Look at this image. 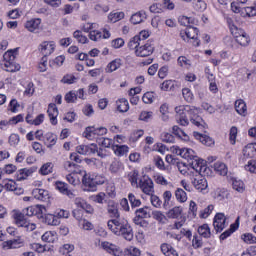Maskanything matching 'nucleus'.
I'll return each instance as SVG.
<instances>
[{
  "mask_svg": "<svg viewBox=\"0 0 256 256\" xmlns=\"http://www.w3.org/2000/svg\"><path fill=\"white\" fill-rule=\"evenodd\" d=\"M107 211L108 215L112 217L107 223L108 229L126 241H133V228L127 220L119 218V209L115 205H108Z\"/></svg>",
  "mask_w": 256,
  "mask_h": 256,
  "instance_id": "obj_1",
  "label": "nucleus"
},
{
  "mask_svg": "<svg viewBox=\"0 0 256 256\" xmlns=\"http://www.w3.org/2000/svg\"><path fill=\"white\" fill-rule=\"evenodd\" d=\"M176 121L182 127H187L189 125V119L193 125L203 129L205 126V121L201 116H198L199 109L191 105H181L175 107Z\"/></svg>",
  "mask_w": 256,
  "mask_h": 256,
  "instance_id": "obj_2",
  "label": "nucleus"
},
{
  "mask_svg": "<svg viewBox=\"0 0 256 256\" xmlns=\"http://www.w3.org/2000/svg\"><path fill=\"white\" fill-rule=\"evenodd\" d=\"M173 153L182 157V159H186L189 162V165L192 167L196 173H203V171L207 170V165L205 162L201 160L193 149L189 148H181L179 146L172 147Z\"/></svg>",
  "mask_w": 256,
  "mask_h": 256,
  "instance_id": "obj_3",
  "label": "nucleus"
},
{
  "mask_svg": "<svg viewBox=\"0 0 256 256\" xmlns=\"http://www.w3.org/2000/svg\"><path fill=\"white\" fill-rule=\"evenodd\" d=\"M227 23L229 25L230 32L233 35L236 43H238V45H241V47H247V45L251 43V37H249V34H247L245 30L233 24V20L228 19Z\"/></svg>",
  "mask_w": 256,
  "mask_h": 256,
  "instance_id": "obj_4",
  "label": "nucleus"
},
{
  "mask_svg": "<svg viewBox=\"0 0 256 256\" xmlns=\"http://www.w3.org/2000/svg\"><path fill=\"white\" fill-rule=\"evenodd\" d=\"M15 59H17V49L8 50L4 53L1 65L8 73H15L21 69V65L15 62Z\"/></svg>",
  "mask_w": 256,
  "mask_h": 256,
  "instance_id": "obj_5",
  "label": "nucleus"
},
{
  "mask_svg": "<svg viewBox=\"0 0 256 256\" xmlns=\"http://www.w3.org/2000/svg\"><path fill=\"white\" fill-rule=\"evenodd\" d=\"M136 187H139L145 195H153V193H155V184L153 183V179L149 178V176H143Z\"/></svg>",
  "mask_w": 256,
  "mask_h": 256,
  "instance_id": "obj_6",
  "label": "nucleus"
},
{
  "mask_svg": "<svg viewBox=\"0 0 256 256\" xmlns=\"http://www.w3.org/2000/svg\"><path fill=\"white\" fill-rule=\"evenodd\" d=\"M199 35V29L196 27H188L185 30L180 31V37L183 41H189L192 39L194 41V47H199V42L197 37Z\"/></svg>",
  "mask_w": 256,
  "mask_h": 256,
  "instance_id": "obj_7",
  "label": "nucleus"
},
{
  "mask_svg": "<svg viewBox=\"0 0 256 256\" xmlns=\"http://www.w3.org/2000/svg\"><path fill=\"white\" fill-rule=\"evenodd\" d=\"M153 51H155V45L153 44V41L148 40L145 44L142 42L135 53L137 57H149L150 55H153Z\"/></svg>",
  "mask_w": 256,
  "mask_h": 256,
  "instance_id": "obj_8",
  "label": "nucleus"
},
{
  "mask_svg": "<svg viewBox=\"0 0 256 256\" xmlns=\"http://www.w3.org/2000/svg\"><path fill=\"white\" fill-rule=\"evenodd\" d=\"M206 171H207V168L206 170H203L201 173L197 172L198 175H196L192 180V185L195 187V189H197V191H205V189L209 187V184H207V179L203 177Z\"/></svg>",
  "mask_w": 256,
  "mask_h": 256,
  "instance_id": "obj_9",
  "label": "nucleus"
},
{
  "mask_svg": "<svg viewBox=\"0 0 256 256\" xmlns=\"http://www.w3.org/2000/svg\"><path fill=\"white\" fill-rule=\"evenodd\" d=\"M103 135H107V128L105 127H87L84 132V137L89 141H93V139H95V136L102 137Z\"/></svg>",
  "mask_w": 256,
  "mask_h": 256,
  "instance_id": "obj_10",
  "label": "nucleus"
},
{
  "mask_svg": "<svg viewBox=\"0 0 256 256\" xmlns=\"http://www.w3.org/2000/svg\"><path fill=\"white\" fill-rule=\"evenodd\" d=\"M229 225V221H227V216L224 213H217L214 217L213 226L216 233H221L225 227Z\"/></svg>",
  "mask_w": 256,
  "mask_h": 256,
  "instance_id": "obj_11",
  "label": "nucleus"
},
{
  "mask_svg": "<svg viewBox=\"0 0 256 256\" xmlns=\"http://www.w3.org/2000/svg\"><path fill=\"white\" fill-rule=\"evenodd\" d=\"M21 247H25V240L21 236L2 243V249H4V251H9V249H21Z\"/></svg>",
  "mask_w": 256,
  "mask_h": 256,
  "instance_id": "obj_12",
  "label": "nucleus"
},
{
  "mask_svg": "<svg viewBox=\"0 0 256 256\" xmlns=\"http://www.w3.org/2000/svg\"><path fill=\"white\" fill-rule=\"evenodd\" d=\"M101 247L103 250L106 251V253H109V255H114V256L123 255V250H121V247L111 242H108V241L101 242Z\"/></svg>",
  "mask_w": 256,
  "mask_h": 256,
  "instance_id": "obj_13",
  "label": "nucleus"
},
{
  "mask_svg": "<svg viewBox=\"0 0 256 256\" xmlns=\"http://www.w3.org/2000/svg\"><path fill=\"white\" fill-rule=\"evenodd\" d=\"M39 51L43 57H49L55 51V43L53 41H44L39 45Z\"/></svg>",
  "mask_w": 256,
  "mask_h": 256,
  "instance_id": "obj_14",
  "label": "nucleus"
},
{
  "mask_svg": "<svg viewBox=\"0 0 256 256\" xmlns=\"http://www.w3.org/2000/svg\"><path fill=\"white\" fill-rule=\"evenodd\" d=\"M55 188L57 191L62 193V195H67L69 199H75V193H73L71 190H69V185L65 182L57 181L55 183Z\"/></svg>",
  "mask_w": 256,
  "mask_h": 256,
  "instance_id": "obj_15",
  "label": "nucleus"
},
{
  "mask_svg": "<svg viewBox=\"0 0 256 256\" xmlns=\"http://www.w3.org/2000/svg\"><path fill=\"white\" fill-rule=\"evenodd\" d=\"M95 151H97V144L79 145L76 147V152L79 155H94Z\"/></svg>",
  "mask_w": 256,
  "mask_h": 256,
  "instance_id": "obj_16",
  "label": "nucleus"
},
{
  "mask_svg": "<svg viewBox=\"0 0 256 256\" xmlns=\"http://www.w3.org/2000/svg\"><path fill=\"white\" fill-rule=\"evenodd\" d=\"M193 136L195 139H197V141H200V143L206 147H212V145H215V140H213L211 136L201 134L199 132H193Z\"/></svg>",
  "mask_w": 256,
  "mask_h": 256,
  "instance_id": "obj_17",
  "label": "nucleus"
},
{
  "mask_svg": "<svg viewBox=\"0 0 256 256\" xmlns=\"http://www.w3.org/2000/svg\"><path fill=\"white\" fill-rule=\"evenodd\" d=\"M51 125H57V117L59 116V109L55 103H50L47 110Z\"/></svg>",
  "mask_w": 256,
  "mask_h": 256,
  "instance_id": "obj_18",
  "label": "nucleus"
},
{
  "mask_svg": "<svg viewBox=\"0 0 256 256\" xmlns=\"http://www.w3.org/2000/svg\"><path fill=\"white\" fill-rule=\"evenodd\" d=\"M82 185L85 191H95V182L93 179V175L84 174L82 178Z\"/></svg>",
  "mask_w": 256,
  "mask_h": 256,
  "instance_id": "obj_19",
  "label": "nucleus"
},
{
  "mask_svg": "<svg viewBox=\"0 0 256 256\" xmlns=\"http://www.w3.org/2000/svg\"><path fill=\"white\" fill-rule=\"evenodd\" d=\"M32 197L38 201H47L50 196L48 190L36 188L32 191Z\"/></svg>",
  "mask_w": 256,
  "mask_h": 256,
  "instance_id": "obj_20",
  "label": "nucleus"
},
{
  "mask_svg": "<svg viewBox=\"0 0 256 256\" xmlns=\"http://www.w3.org/2000/svg\"><path fill=\"white\" fill-rule=\"evenodd\" d=\"M242 153L246 159H253V157H256V143L246 145Z\"/></svg>",
  "mask_w": 256,
  "mask_h": 256,
  "instance_id": "obj_21",
  "label": "nucleus"
},
{
  "mask_svg": "<svg viewBox=\"0 0 256 256\" xmlns=\"http://www.w3.org/2000/svg\"><path fill=\"white\" fill-rule=\"evenodd\" d=\"M43 143L48 149H51V147L57 144V135L51 132L46 133L43 138Z\"/></svg>",
  "mask_w": 256,
  "mask_h": 256,
  "instance_id": "obj_22",
  "label": "nucleus"
},
{
  "mask_svg": "<svg viewBox=\"0 0 256 256\" xmlns=\"http://www.w3.org/2000/svg\"><path fill=\"white\" fill-rule=\"evenodd\" d=\"M160 249L165 256H179V253L173 246H171V244L163 243L161 244Z\"/></svg>",
  "mask_w": 256,
  "mask_h": 256,
  "instance_id": "obj_23",
  "label": "nucleus"
},
{
  "mask_svg": "<svg viewBox=\"0 0 256 256\" xmlns=\"http://www.w3.org/2000/svg\"><path fill=\"white\" fill-rule=\"evenodd\" d=\"M235 110L238 115H242V117H245L247 115V104H245V101L243 99H239L235 101Z\"/></svg>",
  "mask_w": 256,
  "mask_h": 256,
  "instance_id": "obj_24",
  "label": "nucleus"
},
{
  "mask_svg": "<svg viewBox=\"0 0 256 256\" xmlns=\"http://www.w3.org/2000/svg\"><path fill=\"white\" fill-rule=\"evenodd\" d=\"M145 19H147V13H145V11H140L133 14L130 18V21L133 23V25H139V23H143Z\"/></svg>",
  "mask_w": 256,
  "mask_h": 256,
  "instance_id": "obj_25",
  "label": "nucleus"
},
{
  "mask_svg": "<svg viewBox=\"0 0 256 256\" xmlns=\"http://www.w3.org/2000/svg\"><path fill=\"white\" fill-rule=\"evenodd\" d=\"M182 214L183 208L181 206H175L166 213L168 219H179Z\"/></svg>",
  "mask_w": 256,
  "mask_h": 256,
  "instance_id": "obj_26",
  "label": "nucleus"
},
{
  "mask_svg": "<svg viewBox=\"0 0 256 256\" xmlns=\"http://www.w3.org/2000/svg\"><path fill=\"white\" fill-rule=\"evenodd\" d=\"M39 25H41V19L36 18V19H32L30 21H27L25 24V27L31 33H35V31H37V29H39Z\"/></svg>",
  "mask_w": 256,
  "mask_h": 256,
  "instance_id": "obj_27",
  "label": "nucleus"
},
{
  "mask_svg": "<svg viewBox=\"0 0 256 256\" xmlns=\"http://www.w3.org/2000/svg\"><path fill=\"white\" fill-rule=\"evenodd\" d=\"M122 65V61L120 58H116L112 60L108 65L106 66V73H113L114 71H117Z\"/></svg>",
  "mask_w": 256,
  "mask_h": 256,
  "instance_id": "obj_28",
  "label": "nucleus"
},
{
  "mask_svg": "<svg viewBox=\"0 0 256 256\" xmlns=\"http://www.w3.org/2000/svg\"><path fill=\"white\" fill-rule=\"evenodd\" d=\"M117 110L120 113H127L129 111V101L125 98H121L116 101Z\"/></svg>",
  "mask_w": 256,
  "mask_h": 256,
  "instance_id": "obj_29",
  "label": "nucleus"
},
{
  "mask_svg": "<svg viewBox=\"0 0 256 256\" xmlns=\"http://www.w3.org/2000/svg\"><path fill=\"white\" fill-rule=\"evenodd\" d=\"M13 219H14V223H15V225H17V227H22L25 224V222L27 221L23 212H15L13 214Z\"/></svg>",
  "mask_w": 256,
  "mask_h": 256,
  "instance_id": "obj_30",
  "label": "nucleus"
},
{
  "mask_svg": "<svg viewBox=\"0 0 256 256\" xmlns=\"http://www.w3.org/2000/svg\"><path fill=\"white\" fill-rule=\"evenodd\" d=\"M112 149L118 157H123V155L129 153V146L127 145H114Z\"/></svg>",
  "mask_w": 256,
  "mask_h": 256,
  "instance_id": "obj_31",
  "label": "nucleus"
},
{
  "mask_svg": "<svg viewBox=\"0 0 256 256\" xmlns=\"http://www.w3.org/2000/svg\"><path fill=\"white\" fill-rule=\"evenodd\" d=\"M44 223H46V225L57 226L61 222L55 214H46L44 216Z\"/></svg>",
  "mask_w": 256,
  "mask_h": 256,
  "instance_id": "obj_32",
  "label": "nucleus"
},
{
  "mask_svg": "<svg viewBox=\"0 0 256 256\" xmlns=\"http://www.w3.org/2000/svg\"><path fill=\"white\" fill-rule=\"evenodd\" d=\"M214 171H216L218 175H222L223 177H225L228 172L227 165H225V163L223 162H216L214 164Z\"/></svg>",
  "mask_w": 256,
  "mask_h": 256,
  "instance_id": "obj_33",
  "label": "nucleus"
},
{
  "mask_svg": "<svg viewBox=\"0 0 256 256\" xmlns=\"http://www.w3.org/2000/svg\"><path fill=\"white\" fill-rule=\"evenodd\" d=\"M198 233L204 239H209L211 237V229L209 228L208 224H203L202 226L198 227Z\"/></svg>",
  "mask_w": 256,
  "mask_h": 256,
  "instance_id": "obj_34",
  "label": "nucleus"
},
{
  "mask_svg": "<svg viewBox=\"0 0 256 256\" xmlns=\"http://www.w3.org/2000/svg\"><path fill=\"white\" fill-rule=\"evenodd\" d=\"M135 215L142 217V219H149V217H151V209L147 206L139 208L135 211Z\"/></svg>",
  "mask_w": 256,
  "mask_h": 256,
  "instance_id": "obj_35",
  "label": "nucleus"
},
{
  "mask_svg": "<svg viewBox=\"0 0 256 256\" xmlns=\"http://www.w3.org/2000/svg\"><path fill=\"white\" fill-rule=\"evenodd\" d=\"M41 239L44 241V243H55V241H57V235L55 232L48 231L42 235Z\"/></svg>",
  "mask_w": 256,
  "mask_h": 256,
  "instance_id": "obj_36",
  "label": "nucleus"
},
{
  "mask_svg": "<svg viewBox=\"0 0 256 256\" xmlns=\"http://www.w3.org/2000/svg\"><path fill=\"white\" fill-rule=\"evenodd\" d=\"M175 197L178 203H185L187 201V192L182 188H177L175 191Z\"/></svg>",
  "mask_w": 256,
  "mask_h": 256,
  "instance_id": "obj_37",
  "label": "nucleus"
},
{
  "mask_svg": "<svg viewBox=\"0 0 256 256\" xmlns=\"http://www.w3.org/2000/svg\"><path fill=\"white\" fill-rule=\"evenodd\" d=\"M236 229H239V225L231 224L230 228L220 235V241H225V239H227V237H231V235H233V233H235Z\"/></svg>",
  "mask_w": 256,
  "mask_h": 256,
  "instance_id": "obj_38",
  "label": "nucleus"
},
{
  "mask_svg": "<svg viewBox=\"0 0 256 256\" xmlns=\"http://www.w3.org/2000/svg\"><path fill=\"white\" fill-rule=\"evenodd\" d=\"M108 19L111 23H117V21H121V19H125L124 12H111L108 15Z\"/></svg>",
  "mask_w": 256,
  "mask_h": 256,
  "instance_id": "obj_39",
  "label": "nucleus"
},
{
  "mask_svg": "<svg viewBox=\"0 0 256 256\" xmlns=\"http://www.w3.org/2000/svg\"><path fill=\"white\" fill-rule=\"evenodd\" d=\"M139 172L134 170L128 174V181H130L132 187H139Z\"/></svg>",
  "mask_w": 256,
  "mask_h": 256,
  "instance_id": "obj_40",
  "label": "nucleus"
},
{
  "mask_svg": "<svg viewBox=\"0 0 256 256\" xmlns=\"http://www.w3.org/2000/svg\"><path fill=\"white\" fill-rule=\"evenodd\" d=\"M193 9H195V11H198L199 13H203V11L207 9V3H205V0H194Z\"/></svg>",
  "mask_w": 256,
  "mask_h": 256,
  "instance_id": "obj_41",
  "label": "nucleus"
},
{
  "mask_svg": "<svg viewBox=\"0 0 256 256\" xmlns=\"http://www.w3.org/2000/svg\"><path fill=\"white\" fill-rule=\"evenodd\" d=\"M128 201H129L132 209L141 207V200L139 198H137V196H135V194H133V193L128 194Z\"/></svg>",
  "mask_w": 256,
  "mask_h": 256,
  "instance_id": "obj_42",
  "label": "nucleus"
},
{
  "mask_svg": "<svg viewBox=\"0 0 256 256\" xmlns=\"http://www.w3.org/2000/svg\"><path fill=\"white\" fill-rule=\"evenodd\" d=\"M50 173H53V163L47 162L42 165V167L39 170L40 175H49Z\"/></svg>",
  "mask_w": 256,
  "mask_h": 256,
  "instance_id": "obj_43",
  "label": "nucleus"
},
{
  "mask_svg": "<svg viewBox=\"0 0 256 256\" xmlns=\"http://www.w3.org/2000/svg\"><path fill=\"white\" fill-rule=\"evenodd\" d=\"M123 169V163L119 160H114L110 164L109 171L112 173H119Z\"/></svg>",
  "mask_w": 256,
  "mask_h": 256,
  "instance_id": "obj_44",
  "label": "nucleus"
},
{
  "mask_svg": "<svg viewBox=\"0 0 256 256\" xmlns=\"http://www.w3.org/2000/svg\"><path fill=\"white\" fill-rule=\"evenodd\" d=\"M162 198H163V207L167 209V207L171 205V199L173 198V194L171 193V191L166 190L163 193Z\"/></svg>",
  "mask_w": 256,
  "mask_h": 256,
  "instance_id": "obj_45",
  "label": "nucleus"
},
{
  "mask_svg": "<svg viewBox=\"0 0 256 256\" xmlns=\"http://www.w3.org/2000/svg\"><path fill=\"white\" fill-rule=\"evenodd\" d=\"M172 131L177 137H180L184 141H189V136L187 135V133H185V131L181 130L179 126H173Z\"/></svg>",
  "mask_w": 256,
  "mask_h": 256,
  "instance_id": "obj_46",
  "label": "nucleus"
},
{
  "mask_svg": "<svg viewBox=\"0 0 256 256\" xmlns=\"http://www.w3.org/2000/svg\"><path fill=\"white\" fill-rule=\"evenodd\" d=\"M140 45H142L141 38L137 36H134L128 43L129 49H135V51L139 49Z\"/></svg>",
  "mask_w": 256,
  "mask_h": 256,
  "instance_id": "obj_47",
  "label": "nucleus"
},
{
  "mask_svg": "<svg viewBox=\"0 0 256 256\" xmlns=\"http://www.w3.org/2000/svg\"><path fill=\"white\" fill-rule=\"evenodd\" d=\"M76 81H77V77H75V75L66 74L63 76L60 82L63 83L64 85H73V83H76Z\"/></svg>",
  "mask_w": 256,
  "mask_h": 256,
  "instance_id": "obj_48",
  "label": "nucleus"
},
{
  "mask_svg": "<svg viewBox=\"0 0 256 256\" xmlns=\"http://www.w3.org/2000/svg\"><path fill=\"white\" fill-rule=\"evenodd\" d=\"M133 223H135L139 227H143V229H147V227H149V222L146 221L145 218H142L138 215L133 218Z\"/></svg>",
  "mask_w": 256,
  "mask_h": 256,
  "instance_id": "obj_49",
  "label": "nucleus"
},
{
  "mask_svg": "<svg viewBox=\"0 0 256 256\" xmlns=\"http://www.w3.org/2000/svg\"><path fill=\"white\" fill-rule=\"evenodd\" d=\"M177 63L180 67L184 69H189L191 67V60L187 59L185 56H179L177 59Z\"/></svg>",
  "mask_w": 256,
  "mask_h": 256,
  "instance_id": "obj_50",
  "label": "nucleus"
},
{
  "mask_svg": "<svg viewBox=\"0 0 256 256\" xmlns=\"http://www.w3.org/2000/svg\"><path fill=\"white\" fill-rule=\"evenodd\" d=\"M74 39L78 41V43H82V45H85L89 41V39L86 38V36L83 35V32L81 30H76L73 33Z\"/></svg>",
  "mask_w": 256,
  "mask_h": 256,
  "instance_id": "obj_51",
  "label": "nucleus"
},
{
  "mask_svg": "<svg viewBox=\"0 0 256 256\" xmlns=\"http://www.w3.org/2000/svg\"><path fill=\"white\" fill-rule=\"evenodd\" d=\"M142 101L146 105H151V103H153V101H155V92H146L142 96Z\"/></svg>",
  "mask_w": 256,
  "mask_h": 256,
  "instance_id": "obj_52",
  "label": "nucleus"
},
{
  "mask_svg": "<svg viewBox=\"0 0 256 256\" xmlns=\"http://www.w3.org/2000/svg\"><path fill=\"white\" fill-rule=\"evenodd\" d=\"M153 219L158 221V223H162L163 225L167 223V216H165V214H163L161 211L153 212Z\"/></svg>",
  "mask_w": 256,
  "mask_h": 256,
  "instance_id": "obj_53",
  "label": "nucleus"
},
{
  "mask_svg": "<svg viewBox=\"0 0 256 256\" xmlns=\"http://www.w3.org/2000/svg\"><path fill=\"white\" fill-rule=\"evenodd\" d=\"M31 249L36 251V253H45V251H49V247L47 245H42L40 243L31 244Z\"/></svg>",
  "mask_w": 256,
  "mask_h": 256,
  "instance_id": "obj_54",
  "label": "nucleus"
},
{
  "mask_svg": "<svg viewBox=\"0 0 256 256\" xmlns=\"http://www.w3.org/2000/svg\"><path fill=\"white\" fill-rule=\"evenodd\" d=\"M182 95L187 103H191L193 99H195V96H193V92H191V89L189 88H183Z\"/></svg>",
  "mask_w": 256,
  "mask_h": 256,
  "instance_id": "obj_55",
  "label": "nucleus"
},
{
  "mask_svg": "<svg viewBox=\"0 0 256 256\" xmlns=\"http://www.w3.org/2000/svg\"><path fill=\"white\" fill-rule=\"evenodd\" d=\"M232 187L235 191H238V193H243V191H245V183L241 180H233Z\"/></svg>",
  "mask_w": 256,
  "mask_h": 256,
  "instance_id": "obj_56",
  "label": "nucleus"
},
{
  "mask_svg": "<svg viewBox=\"0 0 256 256\" xmlns=\"http://www.w3.org/2000/svg\"><path fill=\"white\" fill-rule=\"evenodd\" d=\"M160 139L163 141V143H175V136L168 132H163L160 135Z\"/></svg>",
  "mask_w": 256,
  "mask_h": 256,
  "instance_id": "obj_57",
  "label": "nucleus"
},
{
  "mask_svg": "<svg viewBox=\"0 0 256 256\" xmlns=\"http://www.w3.org/2000/svg\"><path fill=\"white\" fill-rule=\"evenodd\" d=\"M153 163L157 169H160V171H165V162L161 156H154Z\"/></svg>",
  "mask_w": 256,
  "mask_h": 256,
  "instance_id": "obj_58",
  "label": "nucleus"
},
{
  "mask_svg": "<svg viewBox=\"0 0 256 256\" xmlns=\"http://www.w3.org/2000/svg\"><path fill=\"white\" fill-rule=\"evenodd\" d=\"M54 215H56V218L58 219H69V211L68 210H64V209H57L54 212Z\"/></svg>",
  "mask_w": 256,
  "mask_h": 256,
  "instance_id": "obj_59",
  "label": "nucleus"
},
{
  "mask_svg": "<svg viewBox=\"0 0 256 256\" xmlns=\"http://www.w3.org/2000/svg\"><path fill=\"white\" fill-rule=\"evenodd\" d=\"M66 103H75L77 101V94L75 91H69L64 97Z\"/></svg>",
  "mask_w": 256,
  "mask_h": 256,
  "instance_id": "obj_60",
  "label": "nucleus"
},
{
  "mask_svg": "<svg viewBox=\"0 0 256 256\" xmlns=\"http://www.w3.org/2000/svg\"><path fill=\"white\" fill-rule=\"evenodd\" d=\"M127 256H141V250L137 247L130 246L125 251Z\"/></svg>",
  "mask_w": 256,
  "mask_h": 256,
  "instance_id": "obj_61",
  "label": "nucleus"
},
{
  "mask_svg": "<svg viewBox=\"0 0 256 256\" xmlns=\"http://www.w3.org/2000/svg\"><path fill=\"white\" fill-rule=\"evenodd\" d=\"M241 239H243L244 243H248L250 245L256 243V237L251 233L243 234Z\"/></svg>",
  "mask_w": 256,
  "mask_h": 256,
  "instance_id": "obj_62",
  "label": "nucleus"
},
{
  "mask_svg": "<svg viewBox=\"0 0 256 256\" xmlns=\"http://www.w3.org/2000/svg\"><path fill=\"white\" fill-rule=\"evenodd\" d=\"M246 14H243L242 17H255L256 16V8L255 6H250L244 8Z\"/></svg>",
  "mask_w": 256,
  "mask_h": 256,
  "instance_id": "obj_63",
  "label": "nucleus"
},
{
  "mask_svg": "<svg viewBox=\"0 0 256 256\" xmlns=\"http://www.w3.org/2000/svg\"><path fill=\"white\" fill-rule=\"evenodd\" d=\"M246 171L250 173H256V160H250L245 166Z\"/></svg>",
  "mask_w": 256,
  "mask_h": 256,
  "instance_id": "obj_64",
  "label": "nucleus"
}]
</instances>
